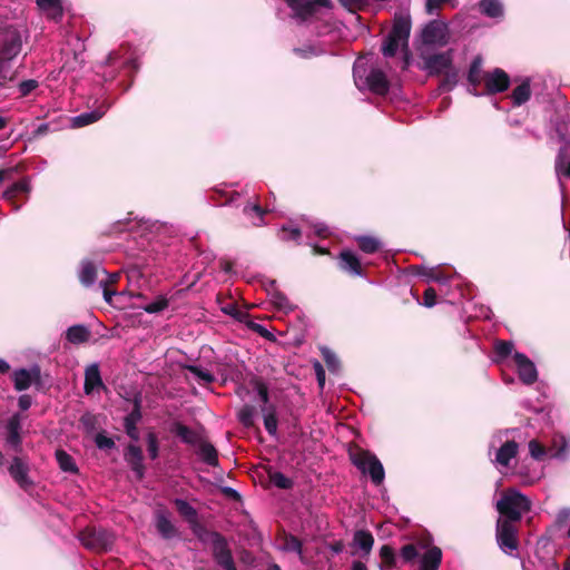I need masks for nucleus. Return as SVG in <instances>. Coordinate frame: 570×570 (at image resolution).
Wrapping results in <instances>:
<instances>
[{
  "label": "nucleus",
  "instance_id": "1",
  "mask_svg": "<svg viewBox=\"0 0 570 570\" xmlns=\"http://www.w3.org/2000/svg\"><path fill=\"white\" fill-rule=\"evenodd\" d=\"M495 509L500 514L498 519L520 523L523 514L531 510V501L520 491L509 488L502 492L495 503Z\"/></svg>",
  "mask_w": 570,
  "mask_h": 570
},
{
  "label": "nucleus",
  "instance_id": "2",
  "mask_svg": "<svg viewBox=\"0 0 570 570\" xmlns=\"http://www.w3.org/2000/svg\"><path fill=\"white\" fill-rule=\"evenodd\" d=\"M411 27V17L409 14L395 13L392 28L381 48L384 57H394L400 47L403 50H407Z\"/></svg>",
  "mask_w": 570,
  "mask_h": 570
},
{
  "label": "nucleus",
  "instance_id": "3",
  "mask_svg": "<svg viewBox=\"0 0 570 570\" xmlns=\"http://www.w3.org/2000/svg\"><path fill=\"white\" fill-rule=\"evenodd\" d=\"M348 456L353 465H355L362 473H367L375 485L383 483L385 471L383 464L375 454L368 450L355 446L348 451Z\"/></svg>",
  "mask_w": 570,
  "mask_h": 570
},
{
  "label": "nucleus",
  "instance_id": "4",
  "mask_svg": "<svg viewBox=\"0 0 570 570\" xmlns=\"http://www.w3.org/2000/svg\"><path fill=\"white\" fill-rule=\"evenodd\" d=\"M519 522H510L503 519H497L495 522V540L502 552L514 556L519 550Z\"/></svg>",
  "mask_w": 570,
  "mask_h": 570
},
{
  "label": "nucleus",
  "instance_id": "5",
  "mask_svg": "<svg viewBox=\"0 0 570 570\" xmlns=\"http://www.w3.org/2000/svg\"><path fill=\"white\" fill-rule=\"evenodd\" d=\"M79 539L83 547L96 552L110 550L115 541L112 533L101 528H87L80 532Z\"/></svg>",
  "mask_w": 570,
  "mask_h": 570
},
{
  "label": "nucleus",
  "instance_id": "6",
  "mask_svg": "<svg viewBox=\"0 0 570 570\" xmlns=\"http://www.w3.org/2000/svg\"><path fill=\"white\" fill-rule=\"evenodd\" d=\"M22 49V39L18 29L12 26L0 28V61L14 59Z\"/></svg>",
  "mask_w": 570,
  "mask_h": 570
},
{
  "label": "nucleus",
  "instance_id": "7",
  "mask_svg": "<svg viewBox=\"0 0 570 570\" xmlns=\"http://www.w3.org/2000/svg\"><path fill=\"white\" fill-rule=\"evenodd\" d=\"M212 557L224 570H237L227 539L220 533L210 543Z\"/></svg>",
  "mask_w": 570,
  "mask_h": 570
},
{
  "label": "nucleus",
  "instance_id": "8",
  "mask_svg": "<svg viewBox=\"0 0 570 570\" xmlns=\"http://www.w3.org/2000/svg\"><path fill=\"white\" fill-rule=\"evenodd\" d=\"M511 79L507 71L501 68H494L488 71L483 82V90L480 95L493 96L507 91L510 87Z\"/></svg>",
  "mask_w": 570,
  "mask_h": 570
},
{
  "label": "nucleus",
  "instance_id": "9",
  "mask_svg": "<svg viewBox=\"0 0 570 570\" xmlns=\"http://www.w3.org/2000/svg\"><path fill=\"white\" fill-rule=\"evenodd\" d=\"M452 67L451 50L424 57L423 69L428 71L429 76H441Z\"/></svg>",
  "mask_w": 570,
  "mask_h": 570
},
{
  "label": "nucleus",
  "instance_id": "10",
  "mask_svg": "<svg viewBox=\"0 0 570 570\" xmlns=\"http://www.w3.org/2000/svg\"><path fill=\"white\" fill-rule=\"evenodd\" d=\"M421 37L425 45H443L446 42L448 26L441 20H432L423 28Z\"/></svg>",
  "mask_w": 570,
  "mask_h": 570
},
{
  "label": "nucleus",
  "instance_id": "11",
  "mask_svg": "<svg viewBox=\"0 0 570 570\" xmlns=\"http://www.w3.org/2000/svg\"><path fill=\"white\" fill-rule=\"evenodd\" d=\"M338 267L350 276L364 277L366 276L365 267L362 265L360 258L350 249H343L338 255Z\"/></svg>",
  "mask_w": 570,
  "mask_h": 570
},
{
  "label": "nucleus",
  "instance_id": "12",
  "mask_svg": "<svg viewBox=\"0 0 570 570\" xmlns=\"http://www.w3.org/2000/svg\"><path fill=\"white\" fill-rule=\"evenodd\" d=\"M29 190V183L26 179H21L6 189L3 198L11 204L13 210H19L27 200Z\"/></svg>",
  "mask_w": 570,
  "mask_h": 570
},
{
  "label": "nucleus",
  "instance_id": "13",
  "mask_svg": "<svg viewBox=\"0 0 570 570\" xmlns=\"http://www.w3.org/2000/svg\"><path fill=\"white\" fill-rule=\"evenodd\" d=\"M132 410L124 419V428L126 434L135 442L139 441L138 422L142 419L141 412V396L136 395L132 400Z\"/></svg>",
  "mask_w": 570,
  "mask_h": 570
},
{
  "label": "nucleus",
  "instance_id": "14",
  "mask_svg": "<svg viewBox=\"0 0 570 570\" xmlns=\"http://www.w3.org/2000/svg\"><path fill=\"white\" fill-rule=\"evenodd\" d=\"M29 464L21 456H13L11 464L8 468L9 474L14 482L23 490L30 488L33 482L30 480Z\"/></svg>",
  "mask_w": 570,
  "mask_h": 570
},
{
  "label": "nucleus",
  "instance_id": "15",
  "mask_svg": "<svg viewBox=\"0 0 570 570\" xmlns=\"http://www.w3.org/2000/svg\"><path fill=\"white\" fill-rule=\"evenodd\" d=\"M125 461L128 463L138 481L145 476L146 466L144 465V453L139 445L129 443L124 453Z\"/></svg>",
  "mask_w": 570,
  "mask_h": 570
},
{
  "label": "nucleus",
  "instance_id": "16",
  "mask_svg": "<svg viewBox=\"0 0 570 570\" xmlns=\"http://www.w3.org/2000/svg\"><path fill=\"white\" fill-rule=\"evenodd\" d=\"M513 360L518 367L519 379L527 385L533 384L538 380V372L533 362L520 352L513 354Z\"/></svg>",
  "mask_w": 570,
  "mask_h": 570
},
{
  "label": "nucleus",
  "instance_id": "17",
  "mask_svg": "<svg viewBox=\"0 0 570 570\" xmlns=\"http://www.w3.org/2000/svg\"><path fill=\"white\" fill-rule=\"evenodd\" d=\"M288 7L302 19H307L316 13L317 6L331 7L330 0H286Z\"/></svg>",
  "mask_w": 570,
  "mask_h": 570
},
{
  "label": "nucleus",
  "instance_id": "18",
  "mask_svg": "<svg viewBox=\"0 0 570 570\" xmlns=\"http://www.w3.org/2000/svg\"><path fill=\"white\" fill-rule=\"evenodd\" d=\"M483 59L481 56H476L473 58L469 71H468V82L472 87L469 89V92L474 96H480L478 88L483 85L485 80V75L488 71L482 70Z\"/></svg>",
  "mask_w": 570,
  "mask_h": 570
},
{
  "label": "nucleus",
  "instance_id": "19",
  "mask_svg": "<svg viewBox=\"0 0 570 570\" xmlns=\"http://www.w3.org/2000/svg\"><path fill=\"white\" fill-rule=\"evenodd\" d=\"M367 88L375 95L384 96L389 92L390 81L381 69H372L365 78Z\"/></svg>",
  "mask_w": 570,
  "mask_h": 570
},
{
  "label": "nucleus",
  "instance_id": "20",
  "mask_svg": "<svg viewBox=\"0 0 570 570\" xmlns=\"http://www.w3.org/2000/svg\"><path fill=\"white\" fill-rule=\"evenodd\" d=\"M40 382V368L32 367L30 371L20 368L13 373V384L17 391H24L30 387L32 383Z\"/></svg>",
  "mask_w": 570,
  "mask_h": 570
},
{
  "label": "nucleus",
  "instance_id": "21",
  "mask_svg": "<svg viewBox=\"0 0 570 570\" xmlns=\"http://www.w3.org/2000/svg\"><path fill=\"white\" fill-rule=\"evenodd\" d=\"M170 432L177 435L184 443L193 446H197L205 438L202 433L191 430L178 421L171 424Z\"/></svg>",
  "mask_w": 570,
  "mask_h": 570
},
{
  "label": "nucleus",
  "instance_id": "22",
  "mask_svg": "<svg viewBox=\"0 0 570 570\" xmlns=\"http://www.w3.org/2000/svg\"><path fill=\"white\" fill-rule=\"evenodd\" d=\"M22 416L19 413H14L8 420L7 423V442L17 452L21 451L22 439L20 435Z\"/></svg>",
  "mask_w": 570,
  "mask_h": 570
},
{
  "label": "nucleus",
  "instance_id": "23",
  "mask_svg": "<svg viewBox=\"0 0 570 570\" xmlns=\"http://www.w3.org/2000/svg\"><path fill=\"white\" fill-rule=\"evenodd\" d=\"M196 448V454L204 463L214 468L218 466V451L206 438Z\"/></svg>",
  "mask_w": 570,
  "mask_h": 570
},
{
  "label": "nucleus",
  "instance_id": "24",
  "mask_svg": "<svg viewBox=\"0 0 570 570\" xmlns=\"http://www.w3.org/2000/svg\"><path fill=\"white\" fill-rule=\"evenodd\" d=\"M104 382L100 375L99 365L94 363L87 366L85 371L83 391L87 395L91 394L95 389L102 387Z\"/></svg>",
  "mask_w": 570,
  "mask_h": 570
},
{
  "label": "nucleus",
  "instance_id": "25",
  "mask_svg": "<svg viewBox=\"0 0 570 570\" xmlns=\"http://www.w3.org/2000/svg\"><path fill=\"white\" fill-rule=\"evenodd\" d=\"M441 562L442 550L433 546L423 553L419 570H439Z\"/></svg>",
  "mask_w": 570,
  "mask_h": 570
},
{
  "label": "nucleus",
  "instance_id": "26",
  "mask_svg": "<svg viewBox=\"0 0 570 570\" xmlns=\"http://www.w3.org/2000/svg\"><path fill=\"white\" fill-rule=\"evenodd\" d=\"M156 529L165 540H169L178 535V529L173 524L164 511H158L156 513Z\"/></svg>",
  "mask_w": 570,
  "mask_h": 570
},
{
  "label": "nucleus",
  "instance_id": "27",
  "mask_svg": "<svg viewBox=\"0 0 570 570\" xmlns=\"http://www.w3.org/2000/svg\"><path fill=\"white\" fill-rule=\"evenodd\" d=\"M519 444L511 440L504 442L497 451L495 462L502 466H508L511 459H514L518 454Z\"/></svg>",
  "mask_w": 570,
  "mask_h": 570
},
{
  "label": "nucleus",
  "instance_id": "28",
  "mask_svg": "<svg viewBox=\"0 0 570 570\" xmlns=\"http://www.w3.org/2000/svg\"><path fill=\"white\" fill-rule=\"evenodd\" d=\"M91 338L90 330L83 324H76L66 331V340L71 344H85Z\"/></svg>",
  "mask_w": 570,
  "mask_h": 570
},
{
  "label": "nucleus",
  "instance_id": "29",
  "mask_svg": "<svg viewBox=\"0 0 570 570\" xmlns=\"http://www.w3.org/2000/svg\"><path fill=\"white\" fill-rule=\"evenodd\" d=\"M531 80L525 78L522 82L517 86L511 92V100L513 106L520 107L524 105L531 98Z\"/></svg>",
  "mask_w": 570,
  "mask_h": 570
},
{
  "label": "nucleus",
  "instance_id": "30",
  "mask_svg": "<svg viewBox=\"0 0 570 570\" xmlns=\"http://www.w3.org/2000/svg\"><path fill=\"white\" fill-rule=\"evenodd\" d=\"M256 202L250 203L249 200L244 205L243 213L248 218L254 219L253 224L255 226H261L264 223V216L268 213L267 209H264L259 203L258 197L256 196Z\"/></svg>",
  "mask_w": 570,
  "mask_h": 570
},
{
  "label": "nucleus",
  "instance_id": "31",
  "mask_svg": "<svg viewBox=\"0 0 570 570\" xmlns=\"http://www.w3.org/2000/svg\"><path fill=\"white\" fill-rule=\"evenodd\" d=\"M554 169L559 177L570 179V153L569 148L561 147L554 161Z\"/></svg>",
  "mask_w": 570,
  "mask_h": 570
},
{
  "label": "nucleus",
  "instance_id": "32",
  "mask_svg": "<svg viewBox=\"0 0 570 570\" xmlns=\"http://www.w3.org/2000/svg\"><path fill=\"white\" fill-rule=\"evenodd\" d=\"M278 540L282 543V546H281L282 550H284L286 552H294V553L302 556L303 543L297 537H295L291 533H287L286 531L283 530L278 534Z\"/></svg>",
  "mask_w": 570,
  "mask_h": 570
},
{
  "label": "nucleus",
  "instance_id": "33",
  "mask_svg": "<svg viewBox=\"0 0 570 570\" xmlns=\"http://www.w3.org/2000/svg\"><path fill=\"white\" fill-rule=\"evenodd\" d=\"M174 505L177 512L188 522L189 527L198 521L197 510L184 499H175Z\"/></svg>",
  "mask_w": 570,
  "mask_h": 570
},
{
  "label": "nucleus",
  "instance_id": "34",
  "mask_svg": "<svg viewBox=\"0 0 570 570\" xmlns=\"http://www.w3.org/2000/svg\"><path fill=\"white\" fill-rule=\"evenodd\" d=\"M37 6L45 11L50 19L59 20L62 18V0H37Z\"/></svg>",
  "mask_w": 570,
  "mask_h": 570
},
{
  "label": "nucleus",
  "instance_id": "35",
  "mask_svg": "<svg viewBox=\"0 0 570 570\" xmlns=\"http://www.w3.org/2000/svg\"><path fill=\"white\" fill-rule=\"evenodd\" d=\"M98 277V266L91 261H83L79 273L80 283L83 286L92 285Z\"/></svg>",
  "mask_w": 570,
  "mask_h": 570
},
{
  "label": "nucleus",
  "instance_id": "36",
  "mask_svg": "<svg viewBox=\"0 0 570 570\" xmlns=\"http://www.w3.org/2000/svg\"><path fill=\"white\" fill-rule=\"evenodd\" d=\"M261 412L264 416V426L271 436L277 434L278 420L276 415V406H261Z\"/></svg>",
  "mask_w": 570,
  "mask_h": 570
},
{
  "label": "nucleus",
  "instance_id": "37",
  "mask_svg": "<svg viewBox=\"0 0 570 570\" xmlns=\"http://www.w3.org/2000/svg\"><path fill=\"white\" fill-rule=\"evenodd\" d=\"M353 542L365 556H368L374 544V537L368 530H357L354 533Z\"/></svg>",
  "mask_w": 570,
  "mask_h": 570
},
{
  "label": "nucleus",
  "instance_id": "38",
  "mask_svg": "<svg viewBox=\"0 0 570 570\" xmlns=\"http://www.w3.org/2000/svg\"><path fill=\"white\" fill-rule=\"evenodd\" d=\"M556 132L559 141L564 144L563 147L568 148L570 146V118L568 114L558 117L556 121Z\"/></svg>",
  "mask_w": 570,
  "mask_h": 570
},
{
  "label": "nucleus",
  "instance_id": "39",
  "mask_svg": "<svg viewBox=\"0 0 570 570\" xmlns=\"http://www.w3.org/2000/svg\"><path fill=\"white\" fill-rule=\"evenodd\" d=\"M479 8L481 13L489 18H500L503 16V7L499 0H481Z\"/></svg>",
  "mask_w": 570,
  "mask_h": 570
},
{
  "label": "nucleus",
  "instance_id": "40",
  "mask_svg": "<svg viewBox=\"0 0 570 570\" xmlns=\"http://www.w3.org/2000/svg\"><path fill=\"white\" fill-rule=\"evenodd\" d=\"M56 460L59 464V468L63 472H70V473H78L77 464L73 460V458L68 454L65 450L58 449L55 453Z\"/></svg>",
  "mask_w": 570,
  "mask_h": 570
},
{
  "label": "nucleus",
  "instance_id": "41",
  "mask_svg": "<svg viewBox=\"0 0 570 570\" xmlns=\"http://www.w3.org/2000/svg\"><path fill=\"white\" fill-rule=\"evenodd\" d=\"M268 480L278 489L289 490L293 488L294 482L287 478L284 473L273 470V468L266 469Z\"/></svg>",
  "mask_w": 570,
  "mask_h": 570
},
{
  "label": "nucleus",
  "instance_id": "42",
  "mask_svg": "<svg viewBox=\"0 0 570 570\" xmlns=\"http://www.w3.org/2000/svg\"><path fill=\"white\" fill-rule=\"evenodd\" d=\"M190 530L202 543H212L215 540V535L220 534L218 531L208 530L199 521L190 525Z\"/></svg>",
  "mask_w": 570,
  "mask_h": 570
},
{
  "label": "nucleus",
  "instance_id": "43",
  "mask_svg": "<svg viewBox=\"0 0 570 570\" xmlns=\"http://www.w3.org/2000/svg\"><path fill=\"white\" fill-rule=\"evenodd\" d=\"M256 409L250 404L243 405L237 412L238 422L246 429H250L255 426V416Z\"/></svg>",
  "mask_w": 570,
  "mask_h": 570
},
{
  "label": "nucleus",
  "instance_id": "44",
  "mask_svg": "<svg viewBox=\"0 0 570 570\" xmlns=\"http://www.w3.org/2000/svg\"><path fill=\"white\" fill-rule=\"evenodd\" d=\"M441 76H443V77L440 81L439 89L442 92L451 91L458 83L459 71L452 67L449 70H446L444 73H442Z\"/></svg>",
  "mask_w": 570,
  "mask_h": 570
},
{
  "label": "nucleus",
  "instance_id": "45",
  "mask_svg": "<svg viewBox=\"0 0 570 570\" xmlns=\"http://www.w3.org/2000/svg\"><path fill=\"white\" fill-rule=\"evenodd\" d=\"M356 243L358 248L366 254L376 253L381 247L380 240L372 236H358Z\"/></svg>",
  "mask_w": 570,
  "mask_h": 570
},
{
  "label": "nucleus",
  "instance_id": "46",
  "mask_svg": "<svg viewBox=\"0 0 570 570\" xmlns=\"http://www.w3.org/2000/svg\"><path fill=\"white\" fill-rule=\"evenodd\" d=\"M380 558L382 561V567H386L387 569H393L396 567V554L391 546L384 544L381 547Z\"/></svg>",
  "mask_w": 570,
  "mask_h": 570
},
{
  "label": "nucleus",
  "instance_id": "47",
  "mask_svg": "<svg viewBox=\"0 0 570 570\" xmlns=\"http://www.w3.org/2000/svg\"><path fill=\"white\" fill-rule=\"evenodd\" d=\"M272 303L278 311L287 313L294 309V305L291 303L287 296L279 291H276L272 294Z\"/></svg>",
  "mask_w": 570,
  "mask_h": 570
},
{
  "label": "nucleus",
  "instance_id": "48",
  "mask_svg": "<svg viewBox=\"0 0 570 570\" xmlns=\"http://www.w3.org/2000/svg\"><path fill=\"white\" fill-rule=\"evenodd\" d=\"M239 196H240V194L237 193V191H233V193L228 194V193H225V191L219 190V189H214L213 190V195H212V199L218 206H223V205H228V204L234 203Z\"/></svg>",
  "mask_w": 570,
  "mask_h": 570
},
{
  "label": "nucleus",
  "instance_id": "49",
  "mask_svg": "<svg viewBox=\"0 0 570 570\" xmlns=\"http://www.w3.org/2000/svg\"><path fill=\"white\" fill-rule=\"evenodd\" d=\"M252 385L263 403L262 406H269V391L267 384L262 379H254Z\"/></svg>",
  "mask_w": 570,
  "mask_h": 570
},
{
  "label": "nucleus",
  "instance_id": "50",
  "mask_svg": "<svg viewBox=\"0 0 570 570\" xmlns=\"http://www.w3.org/2000/svg\"><path fill=\"white\" fill-rule=\"evenodd\" d=\"M102 114L99 111L83 112L72 119L75 127H83L96 122L101 118Z\"/></svg>",
  "mask_w": 570,
  "mask_h": 570
},
{
  "label": "nucleus",
  "instance_id": "51",
  "mask_svg": "<svg viewBox=\"0 0 570 570\" xmlns=\"http://www.w3.org/2000/svg\"><path fill=\"white\" fill-rule=\"evenodd\" d=\"M169 305V301L165 296H158L156 301L142 306V309L148 314L163 312Z\"/></svg>",
  "mask_w": 570,
  "mask_h": 570
},
{
  "label": "nucleus",
  "instance_id": "52",
  "mask_svg": "<svg viewBox=\"0 0 570 570\" xmlns=\"http://www.w3.org/2000/svg\"><path fill=\"white\" fill-rule=\"evenodd\" d=\"M147 451L151 460H156L159 455V441L157 434L153 431L147 433Z\"/></svg>",
  "mask_w": 570,
  "mask_h": 570
},
{
  "label": "nucleus",
  "instance_id": "53",
  "mask_svg": "<svg viewBox=\"0 0 570 570\" xmlns=\"http://www.w3.org/2000/svg\"><path fill=\"white\" fill-rule=\"evenodd\" d=\"M39 87V82L36 79L22 80L17 85L19 91V98L29 96L33 90Z\"/></svg>",
  "mask_w": 570,
  "mask_h": 570
},
{
  "label": "nucleus",
  "instance_id": "54",
  "mask_svg": "<svg viewBox=\"0 0 570 570\" xmlns=\"http://www.w3.org/2000/svg\"><path fill=\"white\" fill-rule=\"evenodd\" d=\"M513 343L509 341H497L494 345L495 354L499 358L503 360L507 358L512 354L513 351Z\"/></svg>",
  "mask_w": 570,
  "mask_h": 570
},
{
  "label": "nucleus",
  "instance_id": "55",
  "mask_svg": "<svg viewBox=\"0 0 570 570\" xmlns=\"http://www.w3.org/2000/svg\"><path fill=\"white\" fill-rule=\"evenodd\" d=\"M529 451H530V455L534 460H538V461L543 460L546 458V455H547V450H546L544 445H542L537 440H531L529 442Z\"/></svg>",
  "mask_w": 570,
  "mask_h": 570
},
{
  "label": "nucleus",
  "instance_id": "56",
  "mask_svg": "<svg viewBox=\"0 0 570 570\" xmlns=\"http://www.w3.org/2000/svg\"><path fill=\"white\" fill-rule=\"evenodd\" d=\"M322 355L330 371L336 372L340 368V360L332 351H330L328 348H324L322 350Z\"/></svg>",
  "mask_w": 570,
  "mask_h": 570
},
{
  "label": "nucleus",
  "instance_id": "57",
  "mask_svg": "<svg viewBox=\"0 0 570 570\" xmlns=\"http://www.w3.org/2000/svg\"><path fill=\"white\" fill-rule=\"evenodd\" d=\"M222 311L225 314L233 316L235 320H237L239 322H244L248 317V314L246 312L239 309L235 303L227 304L226 306H224L222 308Z\"/></svg>",
  "mask_w": 570,
  "mask_h": 570
},
{
  "label": "nucleus",
  "instance_id": "58",
  "mask_svg": "<svg viewBox=\"0 0 570 570\" xmlns=\"http://www.w3.org/2000/svg\"><path fill=\"white\" fill-rule=\"evenodd\" d=\"M187 370L193 375H195L196 377H198L199 380L204 381L207 384H210V383H213L215 381V376L210 372H208L206 370H203L199 366L189 365V366H187Z\"/></svg>",
  "mask_w": 570,
  "mask_h": 570
},
{
  "label": "nucleus",
  "instance_id": "59",
  "mask_svg": "<svg viewBox=\"0 0 570 570\" xmlns=\"http://www.w3.org/2000/svg\"><path fill=\"white\" fill-rule=\"evenodd\" d=\"M415 296V299L417 302V304H421L428 308H431L433 307L435 304H436V291L433 288V287H428L424 293H423V301L420 302L419 297L416 295Z\"/></svg>",
  "mask_w": 570,
  "mask_h": 570
},
{
  "label": "nucleus",
  "instance_id": "60",
  "mask_svg": "<svg viewBox=\"0 0 570 570\" xmlns=\"http://www.w3.org/2000/svg\"><path fill=\"white\" fill-rule=\"evenodd\" d=\"M17 77V71L9 73L4 68V62L0 61V88L10 89L9 83L13 82Z\"/></svg>",
  "mask_w": 570,
  "mask_h": 570
},
{
  "label": "nucleus",
  "instance_id": "61",
  "mask_svg": "<svg viewBox=\"0 0 570 570\" xmlns=\"http://www.w3.org/2000/svg\"><path fill=\"white\" fill-rule=\"evenodd\" d=\"M79 423L87 433H91L97 426L96 415L86 412L79 419Z\"/></svg>",
  "mask_w": 570,
  "mask_h": 570
},
{
  "label": "nucleus",
  "instance_id": "62",
  "mask_svg": "<svg viewBox=\"0 0 570 570\" xmlns=\"http://www.w3.org/2000/svg\"><path fill=\"white\" fill-rule=\"evenodd\" d=\"M302 236V232L297 227H282L281 229V238L283 240H293L298 243Z\"/></svg>",
  "mask_w": 570,
  "mask_h": 570
},
{
  "label": "nucleus",
  "instance_id": "63",
  "mask_svg": "<svg viewBox=\"0 0 570 570\" xmlns=\"http://www.w3.org/2000/svg\"><path fill=\"white\" fill-rule=\"evenodd\" d=\"M95 443L100 450H111L116 446L115 441L105 435L104 433H98L95 438Z\"/></svg>",
  "mask_w": 570,
  "mask_h": 570
},
{
  "label": "nucleus",
  "instance_id": "64",
  "mask_svg": "<svg viewBox=\"0 0 570 570\" xmlns=\"http://www.w3.org/2000/svg\"><path fill=\"white\" fill-rule=\"evenodd\" d=\"M417 556V549L412 543L405 544L401 548V557L405 562L415 560Z\"/></svg>",
  "mask_w": 570,
  "mask_h": 570
}]
</instances>
